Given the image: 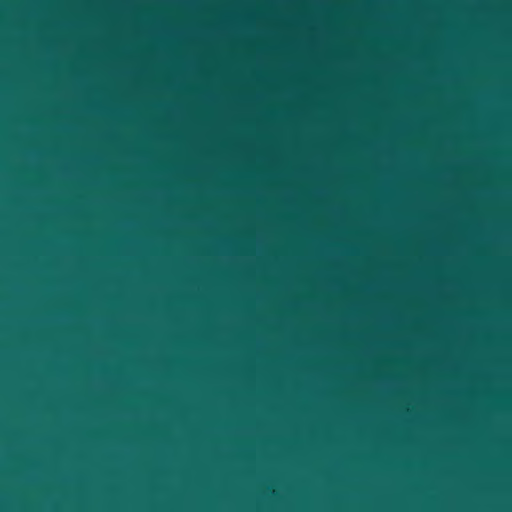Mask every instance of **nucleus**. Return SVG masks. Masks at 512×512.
Wrapping results in <instances>:
<instances>
[{
    "instance_id": "f257e3e1",
    "label": "nucleus",
    "mask_w": 512,
    "mask_h": 512,
    "mask_svg": "<svg viewBox=\"0 0 512 512\" xmlns=\"http://www.w3.org/2000/svg\"><path fill=\"white\" fill-rule=\"evenodd\" d=\"M119 512H128V502H119Z\"/></svg>"
}]
</instances>
